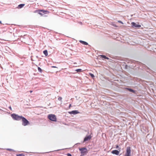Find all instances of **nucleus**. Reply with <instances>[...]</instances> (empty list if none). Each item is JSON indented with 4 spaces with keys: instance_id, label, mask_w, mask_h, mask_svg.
Returning a JSON list of instances; mask_svg holds the SVG:
<instances>
[{
    "instance_id": "obj_1",
    "label": "nucleus",
    "mask_w": 156,
    "mask_h": 156,
    "mask_svg": "<svg viewBox=\"0 0 156 156\" xmlns=\"http://www.w3.org/2000/svg\"><path fill=\"white\" fill-rule=\"evenodd\" d=\"M79 150L80 151V156H84L87 153V150L86 148H80Z\"/></svg>"
},
{
    "instance_id": "obj_2",
    "label": "nucleus",
    "mask_w": 156,
    "mask_h": 156,
    "mask_svg": "<svg viewBox=\"0 0 156 156\" xmlns=\"http://www.w3.org/2000/svg\"><path fill=\"white\" fill-rule=\"evenodd\" d=\"M12 118L15 120H20L21 119L22 116H20L15 114H13L11 115Z\"/></svg>"
},
{
    "instance_id": "obj_3",
    "label": "nucleus",
    "mask_w": 156,
    "mask_h": 156,
    "mask_svg": "<svg viewBox=\"0 0 156 156\" xmlns=\"http://www.w3.org/2000/svg\"><path fill=\"white\" fill-rule=\"evenodd\" d=\"M48 118L50 120L55 122L57 120L56 116L53 114H50L48 115Z\"/></svg>"
},
{
    "instance_id": "obj_4",
    "label": "nucleus",
    "mask_w": 156,
    "mask_h": 156,
    "mask_svg": "<svg viewBox=\"0 0 156 156\" xmlns=\"http://www.w3.org/2000/svg\"><path fill=\"white\" fill-rule=\"evenodd\" d=\"M21 119L22 122V125L24 126H26L29 124V122L24 117L22 116Z\"/></svg>"
},
{
    "instance_id": "obj_5",
    "label": "nucleus",
    "mask_w": 156,
    "mask_h": 156,
    "mask_svg": "<svg viewBox=\"0 0 156 156\" xmlns=\"http://www.w3.org/2000/svg\"><path fill=\"white\" fill-rule=\"evenodd\" d=\"M125 156H131V148L130 147H127Z\"/></svg>"
},
{
    "instance_id": "obj_6",
    "label": "nucleus",
    "mask_w": 156,
    "mask_h": 156,
    "mask_svg": "<svg viewBox=\"0 0 156 156\" xmlns=\"http://www.w3.org/2000/svg\"><path fill=\"white\" fill-rule=\"evenodd\" d=\"M47 12H48L47 10H39L38 13L42 16L43 15V13L46 14Z\"/></svg>"
},
{
    "instance_id": "obj_7",
    "label": "nucleus",
    "mask_w": 156,
    "mask_h": 156,
    "mask_svg": "<svg viewBox=\"0 0 156 156\" xmlns=\"http://www.w3.org/2000/svg\"><path fill=\"white\" fill-rule=\"evenodd\" d=\"M131 24L132 27H135L139 28L140 27H141V25L139 24H137L134 22H133L131 23Z\"/></svg>"
},
{
    "instance_id": "obj_8",
    "label": "nucleus",
    "mask_w": 156,
    "mask_h": 156,
    "mask_svg": "<svg viewBox=\"0 0 156 156\" xmlns=\"http://www.w3.org/2000/svg\"><path fill=\"white\" fill-rule=\"evenodd\" d=\"M69 113L70 114L76 115L77 114L79 113V112H78L77 110H74L71 112H69Z\"/></svg>"
},
{
    "instance_id": "obj_9",
    "label": "nucleus",
    "mask_w": 156,
    "mask_h": 156,
    "mask_svg": "<svg viewBox=\"0 0 156 156\" xmlns=\"http://www.w3.org/2000/svg\"><path fill=\"white\" fill-rule=\"evenodd\" d=\"M112 153L114 154H115L116 155H118L119 154V151H118L117 150H114L113 151H112Z\"/></svg>"
},
{
    "instance_id": "obj_10",
    "label": "nucleus",
    "mask_w": 156,
    "mask_h": 156,
    "mask_svg": "<svg viewBox=\"0 0 156 156\" xmlns=\"http://www.w3.org/2000/svg\"><path fill=\"white\" fill-rule=\"evenodd\" d=\"M91 138V136L90 135H89L86 136L84 139V141H85L89 140Z\"/></svg>"
},
{
    "instance_id": "obj_11",
    "label": "nucleus",
    "mask_w": 156,
    "mask_h": 156,
    "mask_svg": "<svg viewBox=\"0 0 156 156\" xmlns=\"http://www.w3.org/2000/svg\"><path fill=\"white\" fill-rule=\"evenodd\" d=\"M80 42L84 45H87L88 44L87 42L81 40L80 41Z\"/></svg>"
},
{
    "instance_id": "obj_12",
    "label": "nucleus",
    "mask_w": 156,
    "mask_h": 156,
    "mask_svg": "<svg viewBox=\"0 0 156 156\" xmlns=\"http://www.w3.org/2000/svg\"><path fill=\"white\" fill-rule=\"evenodd\" d=\"M43 53L46 56L48 55V51L47 50H45L44 51H43Z\"/></svg>"
},
{
    "instance_id": "obj_13",
    "label": "nucleus",
    "mask_w": 156,
    "mask_h": 156,
    "mask_svg": "<svg viewBox=\"0 0 156 156\" xmlns=\"http://www.w3.org/2000/svg\"><path fill=\"white\" fill-rule=\"evenodd\" d=\"M25 5L24 4H21L18 5V7L19 8H22Z\"/></svg>"
},
{
    "instance_id": "obj_14",
    "label": "nucleus",
    "mask_w": 156,
    "mask_h": 156,
    "mask_svg": "<svg viewBox=\"0 0 156 156\" xmlns=\"http://www.w3.org/2000/svg\"><path fill=\"white\" fill-rule=\"evenodd\" d=\"M101 57L105 59H108L109 58H108L106 57L104 55H101Z\"/></svg>"
},
{
    "instance_id": "obj_15",
    "label": "nucleus",
    "mask_w": 156,
    "mask_h": 156,
    "mask_svg": "<svg viewBox=\"0 0 156 156\" xmlns=\"http://www.w3.org/2000/svg\"><path fill=\"white\" fill-rule=\"evenodd\" d=\"M17 156H25L23 154H18L16 155Z\"/></svg>"
},
{
    "instance_id": "obj_16",
    "label": "nucleus",
    "mask_w": 156,
    "mask_h": 156,
    "mask_svg": "<svg viewBox=\"0 0 156 156\" xmlns=\"http://www.w3.org/2000/svg\"><path fill=\"white\" fill-rule=\"evenodd\" d=\"M128 89L132 93H135V91L134 90H132L131 89Z\"/></svg>"
},
{
    "instance_id": "obj_17",
    "label": "nucleus",
    "mask_w": 156,
    "mask_h": 156,
    "mask_svg": "<svg viewBox=\"0 0 156 156\" xmlns=\"http://www.w3.org/2000/svg\"><path fill=\"white\" fill-rule=\"evenodd\" d=\"M38 71L41 73L42 71V70L41 69L40 67H38Z\"/></svg>"
},
{
    "instance_id": "obj_18",
    "label": "nucleus",
    "mask_w": 156,
    "mask_h": 156,
    "mask_svg": "<svg viewBox=\"0 0 156 156\" xmlns=\"http://www.w3.org/2000/svg\"><path fill=\"white\" fill-rule=\"evenodd\" d=\"M89 75L92 77V78H94V74L91 73H89Z\"/></svg>"
},
{
    "instance_id": "obj_19",
    "label": "nucleus",
    "mask_w": 156,
    "mask_h": 156,
    "mask_svg": "<svg viewBox=\"0 0 156 156\" xmlns=\"http://www.w3.org/2000/svg\"><path fill=\"white\" fill-rule=\"evenodd\" d=\"M116 148L118 149V150L119 151H120L121 148L119 147V146L117 145H116Z\"/></svg>"
},
{
    "instance_id": "obj_20",
    "label": "nucleus",
    "mask_w": 156,
    "mask_h": 156,
    "mask_svg": "<svg viewBox=\"0 0 156 156\" xmlns=\"http://www.w3.org/2000/svg\"><path fill=\"white\" fill-rule=\"evenodd\" d=\"M77 72H80L82 71V69H78L76 70Z\"/></svg>"
},
{
    "instance_id": "obj_21",
    "label": "nucleus",
    "mask_w": 156,
    "mask_h": 156,
    "mask_svg": "<svg viewBox=\"0 0 156 156\" xmlns=\"http://www.w3.org/2000/svg\"><path fill=\"white\" fill-rule=\"evenodd\" d=\"M6 150L7 151H14L13 150L11 149H9V148L6 149Z\"/></svg>"
},
{
    "instance_id": "obj_22",
    "label": "nucleus",
    "mask_w": 156,
    "mask_h": 156,
    "mask_svg": "<svg viewBox=\"0 0 156 156\" xmlns=\"http://www.w3.org/2000/svg\"><path fill=\"white\" fill-rule=\"evenodd\" d=\"M62 98L61 97H59L58 98V100H59V101H62Z\"/></svg>"
},
{
    "instance_id": "obj_23",
    "label": "nucleus",
    "mask_w": 156,
    "mask_h": 156,
    "mask_svg": "<svg viewBox=\"0 0 156 156\" xmlns=\"http://www.w3.org/2000/svg\"><path fill=\"white\" fill-rule=\"evenodd\" d=\"M118 23H121V24H123V23L121 21L118 20Z\"/></svg>"
},
{
    "instance_id": "obj_24",
    "label": "nucleus",
    "mask_w": 156,
    "mask_h": 156,
    "mask_svg": "<svg viewBox=\"0 0 156 156\" xmlns=\"http://www.w3.org/2000/svg\"><path fill=\"white\" fill-rule=\"evenodd\" d=\"M67 156H72L71 154L69 153L67 154Z\"/></svg>"
},
{
    "instance_id": "obj_25",
    "label": "nucleus",
    "mask_w": 156,
    "mask_h": 156,
    "mask_svg": "<svg viewBox=\"0 0 156 156\" xmlns=\"http://www.w3.org/2000/svg\"><path fill=\"white\" fill-rule=\"evenodd\" d=\"M48 152H45V153H40V154H45V153H48Z\"/></svg>"
},
{
    "instance_id": "obj_26",
    "label": "nucleus",
    "mask_w": 156,
    "mask_h": 156,
    "mask_svg": "<svg viewBox=\"0 0 156 156\" xmlns=\"http://www.w3.org/2000/svg\"><path fill=\"white\" fill-rule=\"evenodd\" d=\"M71 107V104H70L69 106V108H70Z\"/></svg>"
},
{
    "instance_id": "obj_27",
    "label": "nucleus",
    "mask_w": 156,
    "mask_h": 156,
    "mask_svg": "<svg viewBox=\"0 0 156 156\" xmlns=\"http://www.w3.org/2000/svg\"><path fill=\"white\" fill-rule=\"evenodd\" d=\"M9 108L11 110H12V108H11V106H10L9 107Z\"/></svg>"
},
{
    "instance_id": "obj_28",
    "label": "nucleus",
    "mask_w": 156,
    "mask_h": 156,
    "mask_svg": "<svg viewBox=\"0 0 156 156\" xmlns=\"http://www.w3.org/2000/svg\"><path fill=\"white\" fill-rule=\"evenodd\" d=\"M46 156H51L50 155L47 154H46Z\"/></svg>"
},
{
    "instance_id": "obj_29",
    "label": "nucleus",
    "mask_w": 156,
    "mask_h": 156,
    "mask_svg": "<svg viewBox=\"0 0 156 156\" xmlns=\"http://www.w3.org/2000/svg\"><path fill=\"white\" fill-rule=\"evenodd\" d=\"M52 68H57L56 66H52L51 67Z\"/></svg>"
},
{
    "instance_id": "obj_30",
    "label": "nucleus",
    "mask_w": 156,
    "mask_h": 156,
    "mask_svg": "<svg viewBox=\"0 0 156 156\" xmlns=\"http://www.w3.org/2000/svg\"><path fill=\"white\" fill-rule=\"evenodd\" d=\"M30 93H32L33 92V91L32 90H30Z\"/></svg>"
},
{
    "instance_id": "obj_31",
    "label": "nucleus",
    "mask_w": 156,
    "mask_h": 156,
    "mask_svg": "<svg viewBox=\"0 0 156 156\" xmlns=\"http://www.w3.org/2000/svg\"><path fill=\"white\" fill-rule=\"evenodd\" d=\"M0 23H2L0 21Z\"/></svg>"
}]
</instances>
